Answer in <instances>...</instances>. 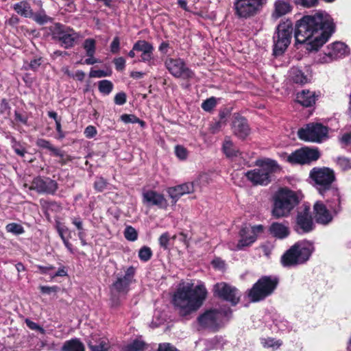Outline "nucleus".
Segmentation results:
<instances>
[{
	"mask_svg": "<svg viewBox=\"0 0 351 351\" xmlns=\"http://www.w3.org/2000/svg\"><path fill=\"white\" fill-rule=\"evenodd\" d=\"M295 42L304 44L308 51H317L330 38L335 29L331 16L326 12L304 15L294 26Z\"/></svg>",
	"mask_w": 351,
	"mask_h": 351,
	"instance_id": "nucleus-1",
	"label": "nucleus"
},
{
	"mask_svg": "<svg viewBox=\"0 0 351 351\" xmlns=\"http://www.w3.org/2000/svg\"><path fill=\"white\" fill-rule=\"evenodd\" d=\"M207 290L204 285L179 287L172 297V304L180 317L189 319V316L196 312L204 304L207 297Z\"/></svg>",
	"mask_w": 351,
	"mask_h": 351,
	"instance_id": "nucleus-2",
	"label": "nucleus"
},
{
	"mask_svg": "<svg viewBox=\"0 0 351 351\" xmlns=\"http://www.w3.org/2000/svg\"><path fill=\"white\" fill-rule=\"evenodd\" d=\"M309 179L312 186L318 193L325 197L328 193H332L336 197L337 204L331 206L335 213L341 210L340 192L335 182L337 181L335 171L328 167H315L309 172Z\"/></svg>",
	"mask_w": 351,
	"mask_h": 351,
	"instance_id": "nucleus-3",
	"label": "nucleus"
},
{
	"mask_svg": "<svg viewBox=\"0 0 351 351\" xmlns=\"http://www.w3.org/2000/svg\"><path fill=\"white\" fill-rule=\"evenodd\" d=\"M258 167L247 171L245 176L254 186H267L272 181L275 173L281 171V167L276 160L265 158L258 159L255 162Z\"/></svg>",
	"mask_w": 351,
	"mask_h": 351,
	"instance_id": "nucleus-4",
	"label": "nucleus"
},
{
	"mask_svg": "<svg viewBox=\"0 0 351 351\" xmlns=\"http://www.w3.org/2000/svg\"><path fill=\"white\" fill-rule=\"evenodd\" d=\"M299 203V197L295 191L280 188L273 196L271 215L276 219L287 217Z\"/></svg>",
	"mask_w": 351,
	"mask_h": 351,
	"instance_id": "nucleus-5",
	"label": "nucleus"
},
{
	"mask_svg": "<svg viewBox=\"0 0 351 351\" xmlns=\"http://www.w3.org/2000/svg\"><path fill=\"white\" fill-rule=\"evenodd\" d=\"M314 251L313 245L308 241H298L281 256V264L285 267H295L307 262Z\"/></svg>",
	"mask_w": 351,
	"mask_h": 351,
	"instance_id": "nucleus-6",
	"label": "nucleus"
},
{
	"mask_svg": "<svg viewBox=\"0 0 351 351\" xmlns=\"http://www.w3.org/2000/svg\"><path fill=\"white\" fill-rule=\"evenodd\" d=\"M279 278L274 276H263L252 285L247 295L251 302H259L271 296L277 289Z\"/></svg>",
	"mask_w": 351,
	"mask_h": 351,
	"instance_id": "nucleus-7",
	"label": "nucleus"
},
{
	"mask_svg": "<svg viewBox=\"0 0 351 351\" xmlns=\"http://www.w3.org/2000/svg\"><path fill=\"white\" fill-rule=\"evenodd\" d=\"M293 25L291 20L287 19L280 22L273 36V56H282L291 44Z\"/></svg>",
	"mask_w": 351,
	"mask_h": 351,
	"instance_id": "nucleus-8",
	"label": "nucleus"
},
{
	"mask_svg": "<svg viewBox=\"0 0 351 351\" xmlns=\"http://www.w3.org/2000/svg\"><path fill=\"white\" fill-rule=\"evenodd\" d=\"M52 38L64 49L73 48L80 39V34L73 28L60 23H56L49 27Z\"/></svg>",
	"mask_w": 351,
	"mask_h": 351,
	"instance_id": "nucleus-9",
	"label": "nucleus"
},
{
	"mask_svg": "<svg viewBox=\"0 0 351 351\" xmlns=\"http://www.w3.org/2000/svg\"><path fill=\"white\" fill-rule=\"evenodd\" d=\"M267 0H235L234 14L242 19H248L258 15L267 4Z\"/></svg>",
	"mask_w": 351,
	"mask_h": 351,
	"instance_id": "nucleus-10",
	"label": "nucleus"
},
{
	"mask_svg": "<svg viewBox=\"0 0 351 351\" xmlns=\"http://www.w3.org/2000/svg\"><path fill=\"white\" fill-rule=\"evenodd\" d=\"M329 128L321 123L312 122L306 124L304 128L298 130V136L300 140L321 143L328 137Z\"/></svg>",
	"mask_w": 351,
	"mask_h": 351,
	"instance_id": "nucleus-11",
	"label": "nucleus"
},
{
	"mask_svg": "<svg viewBox=\"0 0 351 351\" xmlns=\"http://www.w3.org/2000/svg\"><path fill=\"white\" fill-rule=\"evenodd\" d=\"M136 268L130 266L125 270V274H118L115 280L110 286V293L126 295L130 291L131 285L135 282Z\"/></svg>",
	"mask_w": 351,
	"mask_h": 351,
	"instance_id": "nucleus-12",
	"label": "nucleus"
},
{
	"mask_svg": "<svg viewBox=\"0 0 351 351\" xmlns=\"http://www.w3.org/2000/svg\"><path fill=\"white\" fill-rule=\"evenodd\" d=\"M321 156L317 147H302L288 156L287 161L292 165H310Z\"/></svg>",
	"mask_w": 351,
	"mask_h": 351,
	"instance_id": "nucleus-13",
	"label": "nucleus"
},
{
	"mask_svg": "<svg viewBox=\"0 0 351 351\" xmlns=\"http://www.w3.org/2000/svg\"><path fill=\"white\" fill-rule=\"evenodd\" d=\"M58 187L59 184L56 180L49 177L38 176L34 178L29 189L35 191L38 194L53 195L57 192Z\"/></svg>",
	"mask_w": 351,
	"mask_h": 351,
	"instance_id": "nucleus-14",
	"label": "nucleus"
},
{
	"mask_svg": "<svg viewBox=\"0 0 351 351\" xmlns=\"http://www.w3.org/2000/svg\"><path fill=\"white\" fill-rule=\"evenodd\" d=\"M315 228L313 219L308 206H304L302 210H298L296 217L294 230L298 234H306L313 231Z\"/></svg>",
	"mask_w": 351,
	"mask_h": 351,
	"instance_id": "nucleus-15",
	"label": "nucleus"
},
{
	"mask_svg": "<svg viewBox=\"0 0 351 351\" xmlns=\"http://www.w3.org/2000/svg\"><path fill=\"white\" fill-rule=\"evenodd\" d=\"M264 231L263 225H256L252 227H242L239 231L240 239L238 241L237 250H243L245 247L252 245L256 240L257 235Z\"/></svg>",
	"mask_w": 351,
	"mask_h": 351,
	"instance_id": "nucleus-16",
	"label": "nucleus"
},
{
	"mask_svg": "<svg viewBox=\"0 0 351 351\" xmlns=\"http://www.w3.org/2000/svg\"><path fill=\"white\" fill-rule=\"evenodd\" d=\"M165 64L169 73L176 77L189 79L194 76V73L186 66L181 58H167Z\"/></svg>",
	"mask_w": 351,
	"mask_h": 351,
	"instance_id": "nucleus-17",
	"label": "nucleus"
},
{
	"mask_svg": "<svg viewBox=\"0 0 351 351\" xmlns=\"http://www.w3.org/2000/svg\"><path fill=\"white\" fill-rule=\"evenodd\" d=\"M213 291L215 295L230 302L232 306L237 305L240 301V296L238 295V289L226 282H222L215 285Z\"/></svg>",
	"mask_w": 351,
	"mask_h": 351,
	"instance_id": "nucleus-18",
	"label": "nucleus"
},
{
	"mask_svg": "<svg viewBox=\"0 0 351 351\" xmlns=\"http://www.w3.org/2000/svg\"><path fill=\"white\" fill-rule=\"evenodd\" d=\"M219 314L217 308L207 309L198 316L197 323L204 328L216 329L219 326Z\"/></svg>",
	"mask_w": 351,
	"mask_h": 351,
	"instance_id": "nucleus-19",
	"label": "nucleus"
},
{
	"mask_svg": "<svg viewBox=\"0 0 351 351\" xmlns=\"http://www.w3.org/2000/svg\"><path fill=\"white\" fill-rule=\"evenodd\" d=\"M142 202L149 207L155 206L160 209H166L168 206L164 195L154 190L144 191L142 194Z\"/></svg>",
	"mask_w": 351,
	"mask_h": 351,
	"instance_id": "nucleus-20",
	"label": "nucleus"
},
{
	"mask_svg": "<svg viewBox=\"0 0 351 351\" xmlns=\"http://www.w3.org/2000/svg\"><path fill=\"white\" fill-rule=\"evenodd\" d=\"M348 47L343 43L335 42L327 47L322 60L323 62H330L342 58L347 53Z\"/></svg>",
	"mask_w": 351,
	"mask_h": 351,
	"instance_id": "nucleus-21",
	"label": "nucleus"
},
{
	"mask_svg": "<svg viewBox=\"0 0 351 351\" xmlns=\"http://www.w3.org/2000/svg\"><path fill=\"white\" fill-rule=\"evenodd\" d=\"M167 192L172 199V204H176L182 195L194 192V184L193 182H186L175 186L169 187Z\"/></svg>",
	"mask_w": 351,
	"mask_h": 351,
	"instance_id": "nucleus-22",
	"label": "nucleus"
},
{
	"mask_svg": "<svg viewBox=\"0 0 351 351\" xmlns=\"http://www.w3.org/2000/svg\"><path fill=\"white\" fill-rule=\"evenodd\" d=\"M232 129L234 134L242 140H244L250 133L247 119L239 115L234 117Z\"/></svg>",
	"mask_w": 351,
	"mask_h": 351,
	"instance_id": "nucleus-23",
	"label": "nucleus"
},
{
	"mask_svg": "<svg viewBox=\"0 0 351 351\" xmlns=\"http://www.w3.org/2000/svg\"><path fill=\"white\" fill-rule=\"evenodd\" d=\"M314 217L317 223L326 225L332 220V216L322 202H316L313 206Z\"/></svg>",
	"mask_w": 351,
	"mask_h": 351,
	"instance_id": "nucleus-24",
	"label": "nucleus"
},
{
	"mask_svg": "<svg viewBox=\"0 0 351 351\" xmlns=\"http://www.w3.org/2000/svg\"><path fill=\"white\" fill-rule=\"evenodd\" d=\"M268 230L273 237L278 239H284L290 234L289 227L287 225L279 222L271 223Z\"/></svg>",
	"mask_w": 351,
	"mask_h": 351,
	"instance_id": "nucleus-25",
	"label": "nucleus"
},
{
	"mask_svg": "<svg viewBox=\"0 0 351 351\" xmlns=\"http://www.w3.org/2000/svg\"><path fill=\"white\" fill-rule=\"evenodd\" d=\"M296 101L304 107H311L315 103V93L309 89H302L297 94Z\"/></svg>",
	"mask_w": 351,
	"mask_h": 351,
	"instance_id": "nucleus-26",
	"label": "nucleus"
},
{
	"mask_svg": "<svg viewBox=\"0 0 351 351\" xmlns=\"http://www.w3.org/2000/svg\"><path fill=\"white\" fill-rule=\"evenodd\" d=\"M14 10L21 16L31 18L33 13L29 2L27 0H22L13 5Z\"/></svg>",
	"mask_w": 351,
	"mask_h": 351,
	"instance_id": "nucleus-27",
	"label": "nucleus"
},
{
	"mask_svg": "<svg viewBox=\"0 0 351 351\" xmlns=\"http://www.w3.org/2000/svg\"><path fill=\"white\" fill-rule=\"evenodd\" d=\"M274 7L275 9L272 14V17L276 19L290 12L292 8L290 3L284 0L276 1L274 4Z\"/></svg>",
	"mask_w": 351,
	"mask_h": 351,
	"instance_id": "nucleus-28",
	"label": "nucleus"
},
{
	"mask_svg": "<svg viewBox=\"0 0 351 351\" xmlns=\"http://www.w3.org/2000/svg\"><path fill=\"white\" fill-rule=\"evenodd\" d=\"M224 154L228 158L237 157L241 155L239 149L230 140L226 139L222 147Z\"/></svg>",
	"mask_w": 351,
	"mask_h": 351,
	"instance_id": "nucleus-29",
	"label": "nucleus"
},
{
	"mask_svg": "<svg viewBox=\"0 0 351 351\" xmlns=\"http://www.w3.org/2000/svg\"><path fill=\"white\" fill-rule=\"evenodd\" d=\"M64 351H85L84 344L77 339L66 341L62 347Z\"/></svg>",
	"mask_w": 351,
	"mask_h": 351,
	"instance_id": "nucleus-30",
	"label": "nucleus"
},
{
	"mask_svg": "<svg viewBox=\"0 0 351 351\" xmlns=\"http://www.w3.org/2000/svg\"><path fill=\"white\" fill-rule=\"evenodd\" d=\"M30 19H32L37 24L43 25L48 22H52L53 18L47 15L44 10H41L37 12L32 13V16Z\"/></svg>",
	"mask_w": 351,
	"mask_h": 351,
	"instance_id": "nucleus-31",
	"label": "nucleus"
},
{
	"mask_svg": "<svg viewBox=\"0 0 351 351\" xmlns=\"http://www.w3.org/2000/svg\"><path fill=\"white\" fill-rule=\"evenodd\" d=\"M134 50L137 52L146 53L149 51H154L153 45L145 40H138L134 44Z\"/></svg>",
	"mask_w": 351,
	"mask_h": 351,
	"instance_id": "nucleus-32",
	"label": "nucleus"
},
{
	"mask_svg": "<svg viewBox=\"0 0 351 351\" xmlns=\"http://www.w3.org/2000/svg\"><path fill=\"white\" fill-rule=\"evenodd\" d=\"M53 156L59 157V160L58 162L61 166H64L67 165L69 162L73 161L74 158L71 155L67 154L64 151L61 150L59 148H57L55 152L52 155Z\"/></svg>",
	"mask_w": 351,
	"mask_h": 351,
	"instance_id": "nucleus-33",
	"label": "nucleus"
},
{
	"mask_svg": "<svg viewBox=\"0 0 351 351\" xmlns=\"http://www.w3.org/2000/svg\"><path fill=\"white\" fill-rule=\"evenodd\" d=\"M120 119L125 123H138L142 128L146 125L143 120L140 119L134 114H123Z\"/></svg>",
	"mask_w": 351,
	"mask_h": 351,
	"instance_id": "nucleus-34",
	"label": "nucleus"
},
{
	"mask_svg": "<svg viewBox=\"0 0 351 351\" xmlns=\"http://www.w3.org/2000/svg\"><path fill=\"white\" fill-rule=\"evenodd\" d=\"M5 230L8 232H10L15 235H20L25 232V229L23 226L14 222L7 224Z\"/></svg>",
	"mask_w": 351,
	"mask_h": 351,
	"instance_id": "nucleus-35",
	"label": "nucleus"
},
{
	"mask_svg": "<svg viewBox=\"0 0 351 351\" xmlns=\"http://www.w3.org/2000/svg\"><path fill=\"white\" fill-rule=\"evenodd\" d=\"M83 47L86 51V56H91L92 54L95 53L96 42L93 38H87L84 42Z\"/></svg>",
	"mask_w": 351,
	"mask_h": 351,
	"instance_id": "nucleus-36",
	"label": "nucleus"
},
{
	"mask_svg": "<svg viewBox=\"0 0 351 351\" xmlns=\"http://www.w3.org/2000/svg\"><path fill=\"white\" fill-rule=\"evenodd\" d=\"M153 255L151 248L148 246H143L138 251V258L143 262L149 261Z\"/></svg>",
	"mask_w": 351,
	"mask_h": 351,
	"instance_id": "nucleus-37",
	"label": "nucleus"
},
{
	"mask_svg": "<svg viewBox=\"0 0 351 351\" xmlns=\"http://www.w3.org/2000/svg\"><path fill=\"white\" fill-rule=\"evenodd\" d=\"M145 346L146 344L143 341L134 339L126 346V351H143Z\"/></svg>",
	"mask_w": 351,
	"mask_h": 351,
	"instance_id": "nucleus-38",
	"label": "nucleus"
},
{
	"mask_svg": "<svg viewBox=\"0 0 351 351\" xmlns=\"http://www.w3.org/2000/svg\"><path fill=\"white\" fill-rule=\"evenodd\" d=\"M36 145L40 148L45 149L50 151L51 155H53V154L58 148L56 147H54L49 141L46 140L45 138H38L36 142Z\"/></svg>",
	"mask_w": 351,
	"mask_h": 351,
	"instance_id": "nucleus-39",
	"label": "nucleus"
},
{
	"mask_svg": "<svg viewBox=\"0 0 351 351\" xmlns=\"http://www.w3.org/2000/svg\"><path fill=\"white\" fill-rule=\"evenodd\" d=\"M108 182L103 177H97L94 182L93 188L97 192H103L108 186Z\"/></svg>",
	"mask_w": 351,
	"mask_h": 351,
	"instance_id": "nucleus-40",
	"label": "nucleus"
},
{
	"mask_svg": "<svg viewBox=\"0 0 351 351\" xmlns=\"http://www.w3.org/2000/svg\"><path fill=\"white\" fill-rule=\"evenodd\" d=\"M123 234L128 241H135L138 239L136 230L131 226H128L125 228Z\"/></svg>",
	"mask_w": 351,
	"mask_h": 351,
	"instance_id": "nucleus-41",
	"label": "nucleus"
},
{
	"mask_svg": "<svg viewBox=\"0 0 351 351\" xmlns=\"http://www.w3.org/2000/svg\"><path fill=\"white\" fill-rule=\"evenodd\" d=\"M217 105V100L215 97H211L204 100L201 107L206 112H210Z\"/></svg>",
	"mask_w": 351,
	"mask_h": 351,
	"instance_id": "nucleus-42",
	"label": "nucleus"
},
{
	"mask_svg": "<svg viewBox=\"0 0 351 351\" xmlns=\"http://www.w3.org/2000/svg\"><path fill=\"white\" fill-rule=\"evenodd\" d=\"M170 239H171V237L168 232H165L162 233L158 239V243H159L160 247L165 250H168Z\"/></svg>",
	"mask_w": 351,
	"mask_h": 351,
	"instance_id": "nucleus-43",
	"label": "nucleus"
},
{
	"mask_svg": "<svg viewBox=\"0 0 351 351\" xmlns=\"http://www.w3.org/2000/svg\"><path fill=\"white\" fill-rule=\"evenodd\" d=\"M154 51H149L146 53H141L139 60L147 63L149 65L153 64L154 61Z\"/></svg>",
	"mask_w": 351,
	"mask_h": 351,
	"instance_id": "nucleus-44",
	"label": "nucleus"
},
{
	"mask_svg": "<svg viewBox=\"0 0 351 351\" xmlns=\"http://www.w3.org/2000/svg\"><path fill=\"white\" fill-rule=\"evenodd\" d=\"M294 3L304 8H310L318 5V0H294Z\"/></svg>",
	"mask_w": 351,
	"mask_h": 351,
	"instance_id": "nucleus-45",
	"label": "nucleus"
},
{
	"mask_svg": "<svg viewBox=\"0 0 351 351\" xmlns=\"http://www.w3.org/2000/svg\"><path fill=\"white\" fill-rule=\"evenodd\" d=\"M263 341V344L265 348H278L282 345L280 340H276L271 337L265 339Z\"/></svg>",
	"mask_w": 351,
	"mask_h": 351,
	"instance_id": "nucleus-46",
	"label": "nucleus"
},
{
	"mask_svg": "<svg viewBox=\"0 0 351 351\" xmlns=\"http://www.w3.org/2000/svg\"><path fill=\"white\" fill-rule=\"evenodd\" d=\"M125 59L123 57L115 58L112 60V63L117 71H123L125 70Z\"/></svg>",
	"mask_w": 351,
	"mask_h": 351,
	"instance_id": "nucleus-47",
	"label": "nucleus"
},
{
	"mask_svg": "<svg viewBox=\"0 0 351 351\" xmlns=\"http://www.w3.org/2000/svg\"><path fill=\"white\" fill-rule=\"evenodd\" d=\"M36 267L38 269L40 274L45 275L49 274L51 276L52 275L51 272L55 269V267L49 264H47L45 266L38 265H36Z\"/></svg>",
	"mask_w": 351,
	"mask_h": 351,
	"instance_id": "nucleus-48",
	"label": "nucleus"
},
{
	"mask_svg": "<svg viewBox=\"0 0 351 351\" xmlns=\"http://www.w3.org/2000/svg\"><path fill=\"white\" fill-rule=\"evenodd\" d=\"M70 221L77 230H82L84 229L83 219L80 216L77 215L71 217Z\"/></svg>",
	"mask_w": 351,
	"mask_h": 351,
	"instance_id": "nucleus-49",
	"label": "nucleus"
},
{
	"mask_svg": "<svg viewBox=\"0 0 351 351\" xmlns=\"http://www.w3.org/2000/svg\"><path fill=\"white\" fill-rule=\"evenodd\" d=\"M110 51L112 54H117L120 51V38L119 36H115L110 46Z\"/></svg>",
	"mask_w": 351,
	"mask_h": 351,
	"instance_id": "nucleus-50",
	"label": "nucleus"
},
{
	"mask_svg": "<svg viewBox=\"0 0 351 351\" xmlns=\"http://www.w3.org/2000/svg\"><path fill=\"white\" fill-rule=\"evenodd\" d=\"M175 152L176 156L181 160H184L187 158V150L183 146L177 145L175 148Z\"/></svg>",
	"mask_w": 351,
	"mask_h": 351,
	"instance_id": "nucleus-51",
	"label": "nucleus"
},
{
	"mask_svg": "<svg viewBox=\"0 0 351 351\" xmlns=\"http://www.w3.org/2000/svg\"><path fill=\"white\" fill-rule=\"evenodd\" d=\"M211 265L215 269L223 270L226 267V263L221 258L216 257L211 261Z\"/></svg>",
	"mask_w": 351,
	"mask_h": 351,
	"instance_id": "nucleus-52",
	"label": "nucleus"
},
{
	"mask_svg": "<svg viewBox=\"0 0 351 351\" xmlns=\"http://www.w3.org/2000/svg\"><path fill=\"white\" fill-rule=\"evenodd\" d=\"M25 322L27 326L29 329L34 330H38L42 334L45 333V330L43 329V328H42L40 326H39L36 322L30 320L29 319L27 318L25 319Z\"/></svg>",
	"mask_w": 351,
	"mask_h": 351,
	"instance_id": "nucleus-53",
	"label": "nucleus"
},
{
	"mask_svg": "<svg viewBox=\"0 0 351 351\" xmlns=\"http://www.w3.org/2000/svg\"><path fill=\"white\" fill-rule=\"evenodd\" d=\"M91 351H108V346L106 342L101 341L98 344L90 345Z\"/></svg>",
	"mask_w": 351,
	"mask_h": 351,
	"instance_id": "nucleus-54",
	"label": "nucleus"
},
{
	"mask_svg": "<svg viewBox=\"0 0 351 351\" xmlns=\"http://www.w3.org/2000/svg\"><path fill=\"white\" fill-rule=\"evenodd\" d=\"M122 295H118V293H110V306L112 308H117L121 305L120 297Z\"/></svg>",
	"mask_w": 351,
	"mask_h": 351,
	"instance_id": "nucleus-55",
	"label": "nucleus"
},
{
	"mask_svg": "<svg viewBox=\"0 0 351 351\" xmlns=\"http://www.w3.org/2000/svg\"><path fill=\"white\" fill-rule=\"evenodd\" d=\"M10 106L6 99H3L0 104V112L3 114H6L8 116L10 115Z\"/></svg>",
	"mask_w": 351,
	"mask_h": 351,
	"instance_id": "nucleus-56",
	"label": "nucleus"
},
{
	"mask_svg": "<svg viewBox=\"0 0 351 351\" xmlns=\"http://www.w3.org/2000/svg\"><path fill=\"white\" fill-rule=\"evenodd\" d=\"M111 74V71H110L109 73L105 71H103V70H100V69H98V70H94V69H91L90 71V73H89V76L90 77H106V76H108V75H110Z\"/></svg>",
	"mask_w": 351,
	"mask_h": 351,
	"instance_id": "nucleus-57",
	"label": "nucleus"
},
{
	"mask_svg": "<svg viewBox=\"0 0 351 351\" xmlns=\"http://www.w3.org/2000/svg\"><path fill=\"white\" fill-rule=\"evenodd\" d=\"M293 80L297 84H304L307 82V78L300 71H298L293 77Z\"/></svg>",
	"mask_w": 351,
	"mask_h": 351,
	"instance_id": "nucleus-58",
	"label": "nucleus"
},
{
	"mask_svg": "<svg viewBox=\"0 0 351 351\" xmlns=\"http://www.w3.org/2000/svg\"><path fill=\"white\" fill-rule=\"evenodd\" d=\"M43 61V58L40 57L31 60L28 64V67L29 69L35 71L40 67Z\"/></svg>",
	"mask_w": 351,
	"mask_h": 351,
	"instance_id": "nucleus-59",
	"label": "nucleus"
},
{
	"mask_svg": "<svg viewBox=\"0 0 351 351\" xmlns=\"http://www.w3.org/2000/svg\"><path fill=\"white\" fill-rule=\"evenodd\" d=\"M40 292L44 294H50L51 293H56L59 290V287L56 285L49 287L41 285L39 287Z\"/></svg>",
	"mask_w": 351,
	"mask_h": 351,
	"instance_id": "nucleus-60",
	"label": "nucleus"
},
{
	"mask_svg": "<svg viewBox=\"0 0 351 351\" xmlns=\"http://www.w3.org/2000/svg\"><path fill=\"white\" fill-rule=\"evenodd\" d=\"M97 133V129L93 125L87 126L84 132L85 136L88 138H93Z\"/></svg>",
	"mask_w": 351,
	"mask_h": 351,
	"instance_id": "nucleus-61",
	"label": "nucleus"
},
{
	"mask_svg": "<svg viewBox=\"0 0 351 351\" xmlns=\"http://www.w3.org/2000/svg\"><path fill=\"white\" fill-rule=\"evenodd\" d=\"M117 105H123L126 102V94L124 92L118 93L114 99Z\"/></svg>",
	"mask_w": 351,
	"mask_h": 351,
	"instance_id": "nucleus-62",
	"label": "nucleus"
},
{
	"mask_svg": "<svg viewBox=\"0 0 351 351\" xmlns=\"http://www.w3.org/2000/svg\"><path fill=\"white\" fill-rule=\"evenodd\" d=\"M157 351H180L169 343H162L158 345Z\"/></svg>",
	"mask_w": 351,
	"mask_h": 351,
	"instance_id": "nucleus-63",
	"label": "nucleus"
},
{
	"mask_svg": "<svg viewBox=\"0 0 351 351\" xmlns=\"http://www.w3.org/2000/svg\"><path fill=\"white\" fill-rule=\"evenodd\" d=\"M56 130L58 132V136L56 137L58 140H62L65 138L66 132L62 130L61 121H56Z\"/></svg>",
	"mask_w": 351,
	"mask_h": 351,
	"instance_id": "nucleus-64",
	"label": "nucleus"
}]
</instances>
